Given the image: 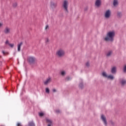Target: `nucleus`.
Returning a JSON list of instances; mask_svg holds the SVG:
<instances>
[{"instance_id":"nucleus-30","label":"nucleus","mask_w":126,"mask_h":126,"mask_svg":"<svg viewBox=\"0 0 126 126\" xmlns=\"http://www.w3.org/2000/svg\"><path fill=\"white\" fill-rule=\"evenodd\" d=\"M13 7H16V6H17V3H14L13 4Z\"/></svg>"},{"instance_id":"nucleus-17","label":"nucleus","mask_w":126,"mask_h":126,"mask_svg":"<svg viewBox=\"0 0 126 126\" xmlns=\"http://www.w3.org/2000/svg\"><path fill=\"white\" fill-rule=\"evenodd\" d=\"M23 44V42H20V43H19L18 45V52H20V49L21 48V46H22Z\"/></svg>"},{"instance_id":"nucleus-32","label":"nucleus","mask_w":126,"mask_h":126,"mask_svg":"<svg viewBox=\"0 0 126 126\" xmlns=\"http://www.w3.org/2000/svg\"><path fill=\"white\" fill-rule=\"evenodd\" d=\"M39 116L40 117H43L44 116V113H39Z\"/></svg>"},{"instance_id":"nucleus-28","label":"nucleus","mask_w":126,"mask_h":126,"mask_svg":"<svg viewBox=\"0 0 126 126\" xmlns=\"http://www.w3.org/2000/svg\"><path fill=\"white\" fill-rule=\"evenodd\" d=\"M2 54L4 55H5V54H6V55H8V52H4V51H2Z\"/></svg>"},{"instance_id":"nucleus-14","label":"nucleus","mask_w":126,"mask_h":126,"mask_svg":"<svg viewBox=\"0 0 126 126\" xmlns=\"http://www.w3.org/2000/svg\"><path fill=\"white\" fill-rule=\"evenodd\" d=\"M51 7L52 8H56V7H57V3L53 1H51Z\"/></svg>"},{"instance_id":"nucleus-5","label":"nucleus","mask_w":126,"mask_h":126,"mask_svg":"<svg viewBox=\"0 0 126 126\" xmlns=\"http://www.w3.org/2000/svg\"><path fill=\"white\" fill-rule=\"evenodd\" d=\"M101 120H102V122H103L104 125L105 126H107L108 125V123H107V119H106V117L104 115H102L100 118Z\"/></svg>"},{"instance_id":"nucleus-37","label":"nucleus","mask_w":126,"mask_h":126,"mask_svg":"<svg viewBox=\"0 0 126 126\" xmlns=\"http://www.w3.org/2000/svg\"><path fill=\"white\" fill-rule=\"evenodd\" d=\"M2 64V62L1 61H0V65H1Z\"/></svg>"},{"instance_id":"nucleus-29","label":"nucleus","mask_w":126,"mask_h":126,"mask_svg":"<svg viewBox=\"0 0 126 126\" xmlns=\"http://www.w3.org/2000/svg\"><path fill=\"white\" fill-rule=\"evenodd\" d=\"M86 66H87L88 67H89V66H90V64H89V62H87L86 63Z\"/></svg>"},{"instance_id":"nucleus-11","label":"nucleus","mask_w":126,"mask_h":126,"mask_svg":"<svg viewBox=\"0 0 126 126\" xmlns=\"http://www.w3.org/2000/svg\"><path fill=\"white\" fill-rule=\"evenodd\" d=\"M79 88H80V89L81 90L84 88V85H83V82L82 81V80H81V82L79 84Z\"/></svg>"},{"instance_id":"nucleus-39","label":"nucleus","mask_w":126,"mask_h":126,"mask_svg":"<svg viewBox=\"0 0 126 126\" xmlns=\"http://www.w3.org/2000/svg\"><path fill=\"white\" fill-rule=\"evenodd\" d=\"M87 10V8H85V11H86Z\"/></svg>"},{"instance_id":"nucleus-8","label":"nucleus","mask_w":126,"mask_h":126,"mask_svg":"<svg viewBox=\"0 0 126 126\" xmlns=\"http://www.w3.org/2000/svg\"><path fill=\"white\" fill-rule=\"evenodd\" d=\"M111 72L112 74H116L117 73V67L113 66L111 70Z\"/></svg>"},{"instance_id":"nucleus-31","label":"nucleus","mask_w":126,"mask_h":126,"mask_svg":"<svg viewBox=\"0 0 126 126\" xmlns=\"http://www.w3.org/2000/svg\"><path fill=\"white\" fill-rule=\"evenodd\" d=\"M110 123L111 125H112V126H115V123H114V122H113L112 121H110Z\"/></svg>"},{"instance_id":"nucleus-10","label":"nucleus","mask_w":126,"mask_h":126,"mask_svg":"<svg viewBox=\"0 0 126 126\" xmlns=\"http://www.w3.org/2000/svg\"><path fill=\"white\" fill-rule=\"evenodd\" d=\"M101 0H96L95 2V6H97V7H99L100 5H101Z\"/></svg>"},{"instance_id":"nucleus-12","label":"nucleus","mask_w":126,"mask_h":126,"mask_svg":"<svg viewBox=\"0 0 126 126\" xmlns=\"http://www.w3.org/2000/svg\"><path fill=\"white\" fill-rule=\"evenodd\" d=\"M46 123H47V124H48L47 126H52V123H53L52 120H51L48 118H46Z\"/></svg>"},{"instance_id":"nucleus-1","label":"nucleus","mask_w":126,"mask_h":126,"mask_svg":"<svg viewBox=\"0 0 126 126\" xmlns=\"http://www.w3.org/2000/svg\"><path fill=\"white\" fill-rule=\"evenodd\" d=\"M115 32H109L106 34V36L104 38L106 42H114V38H115Z\"/></svg>"},{"instance_id":"nucleus-16","label":"nucleus","mask_w":126,"mask_h":126,"mask_svg":"<svg viewBox=\"0 0 126 126\" xmlns=\"http://www.w3.org/2000/svg\"><path fill=\"white\" fill-rule=\"evenodd\" d=\"M107 79H110V80H114L115 79V77H114L112 75H109L107 76Z\"/></svg>"},{"instance_id":"nucleus-38","label":"nucleus","mask_w":126,"mask_h":126,"mask_svg":"<svg viewBox=\"0 0 126 126\" xmlns=\"http://www.w3.org/2000/svg\"><path fill=\"white\" fill-rule=\"evenodd\" d=\"M2 25V24L0 23V27H1V26Z\"/></svg>"},{"instance_id":"nucleus-15","label":"nucleus","mask_w":126,"mask_h":126,"mask_svg":"<svg viewBox=\"0 0 126 126\" xmlns=\"http://www.w3.org/2000/svg\"><path fill=\"white\" fill-rule=\"evenodd\" d=\"M123 17V13L122 12L118 11L117 12V17L118 18H122Z\"/></svg>"},{"instance_id":"nucleus-6","label":"nucleus","mask_w":126,"mask_h":126,"mask_svg":"<svg viewBox=\"0 0 126 126\" xmlns=\"http://www.w3.org/2000/svg\"><path fill=\"white\" fill-rule=\"evenodd\" d=\"M119 83L121 84V86H125L126 84V79L121 78L119 79Z\"/></svg>"},{"instance_id":"nucleus-9","label":"nucleus","mask_w":126,"mask_h":126,"mask_svg":"<svg viewBox=\"0 0 126 126\" xmlns=\"http://www.w3.org/2000/svg\"><path fill=\"white\" fill-rule=\"evenodd\" d=\"M52 81V79L51 77H48L45 82H44V85H48Z\"/></svg>"},{"instance_id":"nucleus-25","label":"nucleus","mask_w":126,"mask_h":126,"mask_svg":"<svg viewBox=\"0 0 126 126\" xmlns=\"http://www.w3.org/2000/svg\"><path fill=\"white\" fill-rule=\"evenodd\" d=\"M50 42V40H49V38H46L45 39V43L46 44H49V42Z\"/></svg>"},{"instance_id":"nucleus-3","label":"nucleus","mask_w":126,"mask_h":126,"mask_svg":"<svg viewBox=\"0 0 126 126\" xmlns=\"http://www.w3.org/2000/svg\"><path fill=\"white\" fill-rule=\"evenodd\" d=\"M56 55L59 58H62L64 56V51H63V49H60L56 52Z\"/></svg>"},{"instance_id":"nucleus-4","label":"nucleus","mask_w":126,"mask_h":126,"mask_svg":"<svg viewBox=\"0 0 126 126\" xmlns=\"http://www.w3.org/2000/svg\"><path fill=\"white\" fill-rule=\"evenodd\" d=\"M28 61L30 63H34L36 61V59L33 57H28Z\"/></svg>"},{"instance_id":"nucleus-34","label":"nucleus","mask_w":126,"mask_h":126,"mask_svg":"<svg viewBox=\"0 0 126 126\" xmlns=\"http://www.w3.org/2000/svg\"><path fill=\"white\" fill-rule=\"evenodd\" d=\"M5 44H6V45H9V44H10V43H9V41H8V40H6V42H5Z\"/></svg>"},{"instance_id":"nucleus-13","label":"nucleus","mask_w":126,"mask_h":126,"mask_svg":"<svg viewBox=\"0 0 126 126\" xmlns=\"http://www.w3.org/2000/svg\"><path fill=\"white\" fill-rule=\"evenodd\" d=\"M10 29H9L8 27H6L4 30V32L5 34H8V33H10Z\"/></svg>"},{"instance_id":"nucleus-41","label":"nucleus","mask_w":126,"mask_h":126,"mask_svg":"<svg viewBox=\"0 0 126 126\" xmlns=\"http://www.w3.org/2000/svg\"><path fill=\"white\" fill-rule=\"evenodd\" d=\"M0 58H1V56H0Z\"/></svg>"},{"instance_id":"nucleus-23","label":"nucleus","mask_w":126,"mask_h":126,"mask_svg":"<svg viewBox=\"0 0 126 126\" xmlns=\"http://www.w3.org/2000/svg\"><path fill=\"white\" fill-rule=\"evenodd\" d=\"M45 92L46 93H47V94H50V89H49L48 88H46L45 89Z\"/></svg>"},{"instance_id":"nucleus-24","label":"nucleus","mask_w":126,"mask_h":126,"mask_svg":"<svg viewBox=\"0 0 126 126\" xmlns=\"http://www.w3.org/2000/svg\"><path fill=\"white\" fill-rule=\"evenodd\" d=\"M56 114H61L62 113V111L60 110V109H57L56 111H55Z\"/></svg>"},{"instance_id":"nucleus-40","label":"nucleus","mask_w":126,"mask_h":126,"mask_svg":"<svg viewBox=\"0 0 126 126\" xmlns=\"http://www.w3.org/2000/svg\"><path fill=\"white\" fill-rule=\"evenodd\" d=\"M14 55H15V53H14Z\"/></svg>"},{"instance_id":"nucleus-22","label":"nucleus","mask_w":126,"mask_h":126,"mask_svg":"<svg viewBox=\"0 0 126 126\" xmlns=\"http://www.w3.org/2000/svg\"><path fill=\"white\" fill-rule=\"evenodd\" d=\"M71 79H72L71 77H69V76L65 78V81H69V80H71Z\"/></svg>"},{"instance_id":"nucleus-27","label":"nucleus","mask_w":126,"mask_h":126,"mask_svg":"<svg viewBox=\"0 0 126 126\" xmlns=\"http://www.w3.org/2000/svg\"><path fill=\"white\" fill-rule=\"evenodd\" d=\"M123 71L125 73H126V64L125 65L124 68H123Z\"/></svg>"},{"instance_id":"nucleus-36","label":"nucleus","mask_w":126,"mask_h":126,"mask_svg":"<svg viewBox=\"0 0 126 126\" xmlns=\"http://www.w3.org/2000/svg\"><path fill=\"white\" fill-rule=\"evenodd\" d=\"M53 92H54V93H56L57 92V90H56V89H54L53 90H52Z\"/></svg>"},{"instance_id":"nucleus-19","label":"nucleus","mask_w":126,"mask_h":126,"mask_svg":"<svg viewBox=\"0 0 126 126\" xmlns=\"http://www.w3.org/2000/svg\"><path fill=\"white\" fill-rule=\"evenodd\" d=\"M102 75L103 76V77H105V78H107L108 75V74L106 72H103L102 73Z\"/></svg>"},{"instance_id":"nucleus-20","label":"nucleus","mask_w":126,"mask_h":126,"mask_svg":"<svg viewBox=\"0 0 126 126\" xmlns=\"http://www.w3.org/2000/svg\"><path fill=\"white\" fill-rule=\"evenodd\" d=\"M28 126H35V123L33 121L29 122Z\"/></svg>"},{"instance_id":"nucleus-33","label":"nucleus","mask_w":126,"mask_h":126,"mask_svg":"<svg viewBox=\"0 0 126 126\" xmlns=\"http://www.w3.org/2000/svg\"><path fill=\"white\" fill-rule=\"evenodd\" d=\"M9 46H10V47H11V48H13L14 44H9Z\"/></svg>"},{"instance_id":"nucleus-2","label":"nucleus","mask_w":126,"mask_h":126,"mask_svg":"<svg viewBox=\"0 0 126 126\" xmlns=\"http://www.w3.org/2000/svg\"><path fill=\"white\" fill-rule=\"evenodd\" d=\"M63 7L65 13H68V10L67 9V8L68 7V2H67V0H64Z\"/></svg>"},{"instance_id":"nucleus-35","label":"nucleus","mask_w":126,"mask_h":126,"mask_svg":"<svg viewBox=\"0 0 126 126\" xmlns=\"http://www.w3.org/2000/svg\"><path fill=\"white\" fill-rule=\"evenodd\" d=\"M48 28H49V26L48 25H46L45 27V30H47V29H48Z\"/></svg>"},{"instance_id":"nucleus-7","label":"nucleus","mask_w":126,"mask_h":126,"mask_svg":"<svg viewBox=\"0 0 126 126\" xmlns=\"http://www.w3.org/2000/svg\"><path fill=\"white\" fill-rule=\"evenodd\" d=\"M110 16H111V11L110 10H107L105 12V18H110Z\"/></svg>"},{"instance_id":"nucleus-26","label":"nucleus","mask_w":126,"mask_h":126,"mask_svg":"<svg viewBox=\"0 0 126 126\" xmlns=\"http://www.w3.org/2000/svg\"><path fill=\"white\" fill-rule=\"evenodd\" d=\"M66 73H65V71H62L61 72V75H62V76H64V75H65Z\"/></svg>"},{"instance_id":"nucleus-18","label":"nucleus","mask_w":126,"mask_h":126,"mask_svg":"<svg viewBox=\"0 0 126 126\" xmlns=\"http://www.w3.org/2000/svg\"><path fill=\"white\" fill-rule=\"evenodd\" d=\"M112 54H113V51H109L106 54V57H111Z\"/></svg>"},{"instance_id":"nucleus-21","label":"nucleus","mask_w":126,"mask_h":126,"mask_svg":"<svg viewBox=\"0 0 126 126\" xmlns=\"http://www.w3.org/2000/svg\"><path fill=\"white\" fill-rule=\"evenodd\" d=\"M118 0H114V1H113L114 6H117V5H118Z\"/></svg>"}]
</instances>
